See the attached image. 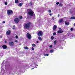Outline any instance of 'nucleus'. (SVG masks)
Returning <instances> with one entry per match:
<instances>
[{"label": "nucleus", "mask_w": 75, "mask_h": 75, "mask_svg": "<svg viewBox=\"0 0 75 75\" xmlns=\"http://www.w3.org/2000/svg\"><path fill=\"white\" fill-rule=\"evenodd\" d=\"M49 15L50 16H52V14H51V13H50Z\"/></svg>", "instance_id": "obj_42"}, {"label": "nucleus", "mask_w": 75, "mask_h": 75, "mask_svg": "<svg viewBox=\"0 0 75 75\" xmlns=\"http://www.w3.org/2000/svg\"><path fill=\"white\" fill-rule=\"evenodd\" d=\"M36 42H37V43H39V42L38 41H36Z\"/></svg>", "instance_id": "obj_41"}, {"label": "nucleus", "mask_w": 75, "mask_h": 75, "mask_svg": "<svg viewBox=\"0 0 75 75\" xmlns=\"http://www.w3.org/2000/svg\"><path fill=\"white\" fill-rule=\"evenodd\" d=\"M52 19L53 20H55V18H54V17H52Z\"/></svg>", "instance_id": "obj_32"}, {"label": "nucleus", "mask_w": 75, "mask_h": 75, "mask_svg": "<svg viewBox=\"0 0 75 75\" xmlns=\"http://www.w3.org/2000/svg\"><path fill=\"white\" fill-rule=\"evenodd\" d=\"M7 14L8 16L12 15L13 14V11L11 9L8 10L7 11Z\"/></svg>", "instance_id": "obj_2"}, {"label": "nucleus", "mask_w": 75, "mask_h": 75, "mask_svg": "<svg viewBox=\"0 0 75 75\" xmlns=\"http://www.w3.org/2000/svg\"><path fill=\"white\" fill-rule=\"evenodd\" d=\"M58 17H59V14L58 15Z\"/></svg>", "instance_id": "obj_43"}, {"label": "nucleus", "mask_w": 75, "mask_h": 75, "mask_svg": "<svg viewBox=\"0 0 75 75\" xmlns=\"http://www.w3.org/2000/svg\"><path fill=\"white\" fill-rule=\"evenodd\" d=\"M34 69V68H33L31 69Z\"/></svg>", "instance_id": "obj_44"}, {"label": "nucleus", "mask_w": 75, "mask_h": 75, "mask_svg": "<svg viewBox=\"0 0 75 75\" xmlns=\"http://www.w3.org/2000/svg\"><path fill=\"white\" fill-rule=\"evenodd\" d=\"M28 14L29 16H33V15H34V12H33V11H29L28 12Z\"/></svg>", "instance_id": "obj_3"}, {"label": "nucleus", "mask_w": 75, "mask_h": 75, "mask_svg": "<svg viewBox=\"0 0 75 75\" xmlns=\"http://www.w3.org/2000/svg\"><path fill=\"white\" fill-rule=\"evenodd\" d=\"M15 3H18V0H16L15 1Z\"/></svg>", "instance_id": "obj_20"}, {"label": "nucleus", "mask_w": 75, "mask_h": 75, "mask_svg": "<svg viewBox=\"0 0 75 75\" xmlns=\"http://www.w3.org/2000/svg\"><path fill=\"white\" fill-rule=\"evenodd\" d=\"M24 49H25V50H28L29 49V48L27 46L24 47Z\"/></svg>", "instance_id": "obj_18"}, {"label": "nucleus", "mask_w": 75, "mask_h": 75, "mask_svg": "<svg viewBox=\"0 0 75 75\" xmlns=\"http://www.w3.org/2000/svg\"><path fill=\"white\" fill-rule=\"evenodd\" d=\"M59 29H61V28H59Z\"/></svg>", "instance_id": "obj_45"}, {"label": "nucleus", "mask_w": 75, "mask_h": 75, "mask_svg": "<svg viewBox=\"0 0 75 75\" xmlns=\"http://www.w3.org/2000/svg\"><path fill=\"white\" fill-rule=\"evenodd\" d=\"M13 30H15V28H13Z\"/></svg>", "instance_id": "obj_40"}, {"label": "nucleus", "mask_w": 75, "mask_h": 75, "mask_svg": "<svg viewBox=\"0 0 75 75\" xmlns=\"http://www.w3.org/2000/svg\"><path fill=\"white\" fill-rule=\"evenodd\" d=\"M6 34L7 35H10V34H11V30H8L6 32Z\"/></svg>", "instance_id": "obj_8"}, {"label": "nucleus", "mask_w": 75, "mask_h": 75, "mask_svg": "<svg viewBox=\"0 0 75 75\" xmlns=\"http://www.w3.org/2000/svg\"><path fill=\"white\" fill-rule=\"evenodd\" d=\"M49 12L50 13H51V11L50 10H49Z\"/></svg>", "instance_id": "obj_33"}, {"label": "nucleus", "mask_w": 75, "mask_h": 75, "mask_svg": "<svg viewBox=\"0 0 75 75\" xmlns=\"http://www.w3.org/2000/svg\"><path fill=\"white\" fill-rule=\"evenodd\" d=\"M32 49L33 51H34V47H32Z\"/></svg>", "instance_id": "obj_31"}, {"label": "nucleus", "mask_w": 75, "mask_h": 75, "mask_svg": "<svg viewBox=\"0 0 75 75\" xmlns=\"http://www.w3.org/2000/svg\"><path fill=\"white\" fill-rule=\"evenodd\" d=\"M54 44H57V40H55L54 42Z\"/></svg>", "instance_id": "obj_24"}, {"label": "nucleus", "mask_w": 75, "mask_h": 75, "mask_svg": "<svg viewBox=\"0 0 75 75\" xmlns=\"http://www.w3.org/2000/svg\"><path fill=\"white\" fill-rule=\"evenodd\" d=\"M7 48V47L6 45H4L2 46V48L3 49H6Z\"/></svg>", "instance_id": "obj_11"}, {"label": "nucleus", "mask_w": 75, "mask_h": 75, "mask_svg": "<svg viewBox=\"0 0 75 75\" xmlns=\"http://www.w3.org/2000/svg\"><path fill=\"white\" fill-rule=\"evenodd\" d=\"M30 6H32L33 5V3L32 2H31L30 3Z\"/></svg>", "instance_id": "obj_28"}, {"label": "nucleus", "mask_w": 75, "mask_h": 75, "mask_svg": "<svg viewBox=\"0 0 75 75\" xmlns=\"http://www.w3.org/2000/svg\"><path fill=\"white\" fill-rule=\"evenodd\" d=\"M14 21L16 23H17L20 21V19L18 18H16L15 19Z\"/></svg>", "instance_id": "obj_7"}, {"label": "nucleus", "mask_w": 75, "mask_h": 75, "mask_svg": "<svg viewBox=\"0 0 75 75\" xmlns=\"http://www.w3.org/2000/svg\"><path fill=\"white\" fill-rule=\"evenodd\" d=\"M32 24V23L31 22H29L27 23H26L24 25V28L25 30H28L31 27V25Z\"/></svg>", "instance_id": "obj_1"}, {"label": "nucleus", "mask_w": 75, "mask_h": 75, "mask_svg": "<svg viewBox=\"0 0 75 75\" xmlns=\"http://www.w3.org/2000/svg\"><path fill=\"white\" fill-rule=\"evenodd\" d=\"M43 34V32L42 31H39L37 35L38 36H42Z\"/></svg>", "instance_id": "obj_4"}, {"label": "nucleus", "mask_w": 75, "mask_h": 75, "mask_svg": "<svg viewBox=\"0 0 75 75\" xmlns=\"http://www.w3.org/2000/svg\"><path fill=\"white\" fill-rule=\"evenodd\" d=\"M65 23L66 25H69V22H67L66 21H65Z\"/></svg>", "instance_id": "obj_12"}, {"label": "nucleus", "mask_w": 75, "mask_h": 75, "mask_svg": "<svg viewBox=\"0 0 75 75\" xmlns=\"http://www.w3.org/2000/svg\"><path fill=\"white\" fill-rule=\"evenodd\" d=\"M57 28V25H54L53 26V31H55Z\"/></svg>", "instance_id": "obj_9"}, {"label": "nucleus", "mask_w": 75, "mask_h": 75, "mask_svg": "<svg viewBox=\"0 0 75 75\" xmlns=\"http://www.w3.org/2000/svg\"><path fill=\"white\" fill-rule=\"evenodd\" d=\"M5 5H7V2H5Z\"/></svg>", "instance_id": "obj_29"}, {"label": "nucleus", "mask_w": 75, "mask_h": 75, "mask_svg": "<svg viewBox=\"0 0 75 75\" xmlns=\"http://www.w3.org/2000/svg\"><path fill=\"white\" fill-rule=\"evenodd\" d=\"M5 21H3L2 22V23H5Z\"/></svg>", "instance_id": "obj_39"}, {"label": "nucleus", "mask_w": 75, "mask_h": 75, "mask_svg": "<svg viewBox=\"0 0 75 75\" xmlns=\"http://www.w3.org/2000/svg\"><path fill=\"white\" fill-rule=\"evenodd\" d=\"M20 19H22L23 18V17L22 16H21L19 17Z\"/></svg>", "instance_id": "obj_27"}, {"label": "nucleus", "mask_w": 75, "mask_h": 75, "mask_svg": "<svg viewBox=\"0 0 75 75\" xmlns=\"http://www.w3.org/2000/svg\"><path fill=\"white\" fill-rule=\"evenodd\" d=\"M49 55L48 54H45L44 55V56H47V57H48Z\"/></svg>", "instance_id": "obj_23"}, {"label": "nucleus", "mask_w": 75, "mask_h": 75, "mask_svg": "<svg viewBox=\"0 0 75 75\" xmlns=\"http://www.w3.org/2000/svg\"><path fill=\"white\" fill-rule=\"evenodd\" d=\"M23 5V3L21 2L19 4L18 6H19V7H21Z\"/></svg>", "instance_id": "obj_14"}, {"label": "nucleus", "mask_w": 75, "mask_h": 75, "mask_svg": "<svg viewBox=\"0 0 75 75\" xmlns=\"http://www.w3.org/2000/svg\"><path fill=\"white\" fill-rule=\"evenodd\" d=\"M52 45H51L50 46V48H52Z\"/></svg>", "instance_id": "obj_35"}, {"label": "nucleus", "mask_w": 75, "mask_h": 75, "mask_svg": "<svg viewBox=\"0 0 75 75\" xmlns=\"http://www.w3.org/2000/svg\"><path fill=\"white\" fill-rule=\"evenodd\" d=\"M59 6H60V7H62L64 6V5L62 3H60L59 4Z\"/></svg>", "instance_id": "obj_13"}, {"label": "nucleus", "mask_w": 75, "mask_h": 75, "mask_svg": "<svg viewBox=\"0 0 75 75\" xmlns=\"http://www.w3.org/2000/svg\"><path fill=\"white\" fill-rule=\"evenodd\" d=\"M70 19H74V20H75V17L74 16H72L71 17Z\"/></svg>", "instance_id": "obj_17"}, {"label": "nucleus", "mask_w": 75, "mask_h": 75, "mask_svg": "<svg viewBox=\"0 0 75 75\" xmlns=\"http://www.w3.org/2000/svg\"><path fill=\"white\" fill-rule=\"evenodd\" d=\"M51 40H54V37H53L52 36L51 37Z\"/></svg>", "instance_id": "obj_25"}, {"label": "nucleus", "mask_w": 75, "mask_h": 75, "mask_svg": "<svg viewBox=\"0 0 75 75\" xmlns=\"http://www.w3.org/2000/svg\"><path fill=\"white\" fill-rule=\"evenodd\" d=\"M5 43H7V41L6 40H5Z\"/></svg>", "instance_id": "obj_38"}, {"label": "nucleus", "mask_w": 75, "mask_h": 75, "mask_svg": "<svg viewBox=\"0 0 75 75\" xmlns=\"http://www.w3.org/2000/svg\"><path fill=\"white\" fill-rule=\"evenodd\" d=\"M26 36L28 39H31V35L29 33H27Z\"/></svg>", "instance_id": "obj_5"}, {"label": "nucleus", "mask_w": 75, "mask_h": 75, "mask_svg": "<svg viewBox=\"0 0 75 75\" xmlns=\"http://www.w3.org/2000/svg\"><path fill=\"white\" fill-rule=\"evenodd\" d=\"M63 32H64V31L62 29L61 30H58L57 31V33H59V34L62 33Z\"/></svg>", "instance_id": "obj_10"}, {"label": "nucleus", "mask_w": 75, "mask_h": 75, "mask_svg": "<svg viewBox=\"0 0 75 75\" xmlns=\"http://www.w3.org/2000/svg\"><path fill=\"white\" fill-rule=\"evenodd\" d=\"M73 28H71V31H73Z\"/></svg>", "instance_id": "obj_37"}, {"label": "nucleus", "mask_w": 75, "mask_h": 75, "mask_svg": "<svg viewBox=\"0 0 75 75\" xmlns=\"http://www.w3.org/2000/svg\"><path fill=\"white\" fill-rule=\"evenodd\" d=\"M53 35H56V33H55V32H54L53 33Z\"/></svg>", "instance_id": "obj_26"}, {"label": "nucleus", "mask_w": 75, "mask_h": 75, "mask_svg": "<svg viewBox=\"0 0 75 75\" xmlns=\"http://www.w3.org/2000/svg\"><path fill=\"white\" fill-rule=\"evenodd\" d=\"M54 52V50H50V52H51V53H52V52Z\"/></svg>", "instance_id": "obj_21"}, {"label": "nucleus", "mask_w": 75, "mask_h": 75, "mask_svg": "<svg viewBox=\"0 0 75 75\" xmlns=\"http://www.w3.org/2000/svg\"><path fill=\"white\" fill-rule=\"evenodd\" d=\"M15 37H16V38L17 39V38H18V36L17 35H16V36Z\"/></svg>", "instance_id": "obj_30"}, {"label": "nucleus", "mask_w": 75, "mask_h": 75, "mask_svg": "<svg viewBox=\"0 0 75 75\" xmlns=\"http://www.w3.org/2000/svg\"><path fill=\"white\" fill-rule=\"evenodd\" d=\"M14 43L13 42H9L8 45L10 47H12L14 46Z\"/></svg>", "instance_id": "obj_6"}, {"label": "nucleus", "mask_w": 75, "mask_h": 75, "mask_svg": "<svg viewBox=\"0 0 75 75\" xmlns=\"http://www.w3.org/2000/svg\"><path fill=\"white\" fill-rule=\"evenodd\" d=\"M32 46L33 47H36V45H35V44H32Z\"/></svg>", "instance_id": "obj_19"}, {"label": "nucleus", "mask_w": 75, "mask_h": 75, "mask_svg": "<svg viewBox=\"0 0 75 75\" xmlns=\"http://www.w3.org/2000/svg\"><path fill=\"white\" fill-rule=\"evenodd\" d=\"M32 11L31 9H29L27 10L28 11Z\"/></svg>", "instance_id": "obj_22"}, {"label": "nucleus", "mask_w": 75, "mask_h": 75, "mask_svg": "<svg viewBox=\"0 0 75 75\" xmlns=\"http://www.w3.org/2000/svg\"><path fill=\"white\" fill-rule=\"evenodd\" d=\"M15 42H18V40H15Z\"/></svg>", "instance_id": "obj_36"}, {"label": "nucleus", "mask_w": 75, "mask_h": 75, "mask_svg": "<svg viewBox=\"0 0 75 75\" xmlns=\"http://www.w3.org/2000/svg\"><path fill=\"white\" fill-rule=\"evenodd\" d=\"M28 17H29V16H28V18H29Z\"/></svg>", "instance_id": "obj_46"}, {"label": "nucleus", "mask_w": 75, "mask_h": 75, "mask_svg": "<svg viewBox=\"0 0 75 75\" xmlns=\"http://www.w3.org/2000/svg\"><path fill=\"white\" fill-rule=\"evenodd\" d=\"M63 21V20L62 19H60L59 21V23H61Z\"/></svg>", "instance_id": "obj_16"}, {"label": "nucleus", "mask_w": 75, "mask_h": 75, "mask_svg": "<svg viewBox=\"0 0 75 75\" xmlns=\"http://www.w3.org/2000/svg\"><path fill=\"white\" fill-rule=\"evenodd\" d=\"M56 4H57V5H58V4H59V2H57L56 3Z\"/></svg>", "instance_id": "obj_34"}, {"label": "nucleus", "mask_w": 75, "mask_h": 75, "mask_svg": "<svg viewBox=\"0 0 75 75\" xmlns=\"http://www.w3.org/2000/svg\"><path fill=\"white\" fill-rule=\"evenodd\" d=\"M38 39L40 41H42V38L40 36H39L38 37Z\"/></svg>", "instance_id": "obj_15"}]
</instances>
